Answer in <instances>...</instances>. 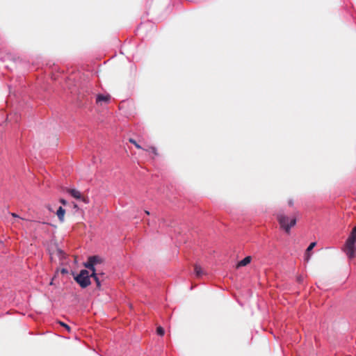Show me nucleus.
Returning <instances> with one entry per match:
<instances>
[{
	"label": "nucleus",
	"instance_id": "obj_24",
	"mask_svg": "<svg viewBox=\"0 0 356 356\" xmlns=\"http://www.w3.org/2000/svg\"><path fill=\"white\" fill-rule=\"evenodd\" d=\"M12 216H13V217H18V216H17V214H15V213H12Z\"/></svg>",
	"mask_w": 356,
	"mask_h": 356
},
{
	"label": "nucleus",
	"instance_id": "obj_6",
	"mask_svg": "<svg viewBox=\"0 0 356 356\" xmlns=\"http://www.w3.org/2000/svg\"><path fill=\"white\" fill-rule=\"evenodd\" d=\"M68 193L72 196L74 198L76 199V200H81L83 202H84L85 203H88V202L87 201L86 198L83 197L81 193L76 190V189H70L68 191Z\"/></svg>",
	"mask_w": 356,
	"mask_h": 356
},
{
	"label": "nucleus",
	"instance_id": "obj_7",
	"mask_svg": "<svg viewBox=\"0 0 356 356\" xmlns=\"http://www.w3.org/2000/svg\"><path fill=\"white\" fill-rule=\"evenodd\" d=\"M7 118L10 121L13 120L15 122L18 123L21 119V115L17 112H15L8 115Z\"/></svg>",
	"mask_w": 356,
	"mask_h": 356
},
{
	"label": "nucleus",
	"instance_id": "obj_17",
	"mask_svg": "<svg viewBox=\"0 0 356 356\" xmlns=\"http://www.w3.org/2000/svg\"><path fill=\"white\" fill-rule=\"evenodd\" d=\"M59 323L62 327H65L68 332H70L71 328L67 324L61 321H60Z\"/></svg>",
	"mask_w": 356,
	"mask_h": 356
},
{
	"label": "nucleus",
	"instance_id": "obj_20",
	"mask_svg": "<svg viewBox=\"0 0 356 356\" xmlns=\"http://www.w3.org/2000/svg\"><path fill=\"white\" fill-rule=\"evenodd\" d=\"M60 203H61L62 204H63V205H66V204H67V200H65V199H60Z\"/></svg>",
	"mask_w": 356,
	"mask_h": 356
},
{
	"label": "nucleus",
	"instance_id": "obj_18",
	"mask_svg": "<svg viewBox=\"0 0 356 356\" xmlns=\"http://www.w3.org/2000/svg\"><path fill=\"white\" fill-rule=\"evenodd\" d=\"M296 280H297L298 283L302 284V282L304 281V277L302 275H299L297 276Z\"/></svg>",
	"mask_w": 356,
	"mask_h": 356
},
{
	"label": "nucleus",
	"instance_id": "obj_4",
	"mask_svg": "<svg viewBox=\"0 0 356 356\" xmlns=\"http://www.w3.org/2000/svg\"><path fill=\"white\" fill-rule=\"evenodd\" d=\"M346 254L348 258L351 259L355 257L356 254V246L355 244L346 243Z\"/></svg>",
	"mask_w": 356,
	"mask_h": 356
},
{
	"label": "nucleus",
	"instance_id": "obj_13",
	"mask_svg": "<svg viewBox=\"0 0 356 356\" xmlns=\"http://www.w3.org/2000/svg\"><path fill=\"white\" fill-rule=\"evenodd\" d=\"M156 334L159 335V336H163L164 334H165V330L163 327H162L161 326H159L157 328H156Z\"/></svg>",
	"mask_w": 356,
	"mask_h": 356
},
{
	"label": "nucleus",
	"instance_id": "obj_12",
	"mask_svg": "<svg viewBox=\"0 0 356 356\" xmlns=\"http://www.w3.org/2000/svg\"><path fill=\"white\" fill-rule=\"evenodd\" d=\"M346 243H353L355 244L356 243V236L350 233V235L348 236V238L346 241Z\"/></svg>",
	"mask_w": 356,
	"mask_h": 356
},
{
	"label": "nucleus",
	"instance_id": "obj_1",
	"mask_svg": "<svg viewBox=\"0 0 356 356\" xmlns=\"http://www.w3.org/2000/svg\"><path fill=\"white\" fill-rule=\"evenodd\" d=\"M277 220L280 225V227L283 229L286 233H289L291 227L295 226L297 222V220L295 216L289 217L285 215L284 213H277Z\"/></svg>",
	"mask_w": 356,
	"mask_h": 356
},
{
	"label": "nucleus",
	"instance_id": "obj_16",
	"mask_svg": "<svg viewBox=\"0 0 356 356\" xmlns=\"http://www.w3.org/2000/svg\"><path fill=\"white\" fill-rule=\"evenodd\" d=\"M316 242H312L309 246L307 247L306 251L307 252H309L311 250H312V249L316 246Z\"/></svg>",
	"mask_w": 356,
	"mask_h": 356
},
{
	"label": "nucleus",
	"instance_id": "obj_15",
	"mask_svg": "<svg viewBox=\"0 0 356 356\" xmlns=\"http://www.w3.org/2000/svg\"><path fill=\"white\" fill-rule=\"evenodd\" d=\"M147 151H149L151 152L152 154H154V155H157L158 153H157V149L155 147H149L148 149H146Z\"/></svg>",
	"mask_w": 356,
	"mask_h": 356
},
{
	"label": "nucleus",
	"instance_id": "obj_19",
	"mask_svg": "<svg viewBox=\"0 0 356 356\" xmlns=\"http://www.w3.org/2000/svg\"><path fill=\"white\" fill-rule=\"evenodd\" d=\"M350 233L356 236V225L353 228Z\"/></svg>",
	"mask_w": 356,
	"mask_h": 356
},
{
	"label": "nucleus",
	"instance_id": "obj_22",
	"mask_svg": "<svg viewBox=\"0 0 356 356\" xmlns=\"http://www.w3.org/2000/svg\"><path fill=\"white\" fill-rule=\"evenodd\" d=\"M58 255L62 256L63 254H64V252L62 250L58 249Z\"/></svg>",
	"mask_w": 356,
	"mask_h": 356
},
{
	"label": "nucleus",
	"instance_id": "obj_8",
	"mask_svg": "<svg viewBox=\"0 0 356 356\" xmlns=\"http://www.w3.org/2000/svg\"><path fill=\"white\" fill-rule=\"evenodd\" d=\"M65 214V209L62 207H59L56 211V215L58 216V220L63 222H64V216Z\"/></svg>",
	"mask_w": 356,
	"mask_h": 356
},
{
	"label": "nucleus",
	"instance_id": "obj_3",
	"mask_svg": "<svg viewBox=\"0 0 356 356\" xmlns=\"http://www.w3.org/2000/svg\"><path fill=\"white\" fill-rule=\"evenodd\" d=\"M104 259L99 255H92L88 257L86 262L83 263V266L90 270H97L95 266L101 264Z\"/></svg>",
	"mask_w": 356,
	"mask_h": 356
},
{
	"label": "nucleus",
	"instance_id": "obj_9",
	"mask_svg": "<svg viewBox=\"0 0 356 356\" xmlns=\"http://www.w3.org/2000/svg\"><path fill=\"white\" fill-rule=\"evenodd\" d=\"M252 257L250 256H246L242 260L238 263V267L245 266L251 262Z\"/></svg>",
	"mask_w": 356,
	"mask_h": 356
},
{
	"label": "nucleus",
	"instance_id": "obj_11",
	"mask_svg": "<svg viewBox=\"0 0 356 356\" xmlns=\"http://www.w3.org/2000/svg\"><path fill=\"white\" fill-rule=\"evenodd\" d=\"M194 270L197 277H200L203 275V270L202 268L197 264L195 266Z\"/></svg>",
	"mask_w": 356,
	"mask_h": 356
},
{
	"label": "nucleus",
	"instance_id": "obj_21",
	"mask_svg": "<svg viewBox=\"0 0 356 356\" xmlns=\"http://www.w3.org/2000/svg\"><path fill=\"white\" fill-rule=\"evenodd\" d=\"M67 273H68L67 269H66V268H62V269H61V273H62V274H67Z\"/></svg>",
	"mask_w": 356,
	"mask_h": 356
},
{
	"label": "nucleus",
	"instance_id": "obj_5",
	"mask_svg": "<svg viewBox=\"0 0 356 356\" xmlns=\"http://www.w3.org/2000/svg\"><path fill=\"white\" fill-rule=\"evenodd\" d=\"M90 271H91V273L90 274V278H92L94 280V281L95 282L97 288L98 289H101L102 284H101V281H100L99 276L104 275V273L97 272V270H90Z\"/></svg>",
	"mask_w": 356,
	"mask_h": 356
},
{
	"label": "nucleus",
	"instance_id": "obj_10",
	"mask_svg": "<svg viewBox=\"0 0 356 356\" xmlns=\"http://www.w3.org/2000/svg\"><path fill=\"white\" fill-rule=\"evenodd\" d=\"M109 96L108 95H102V94H99L97 95V97H96V102L97 103L99 102H108L109 100Z\"/></svg>",
	"mask_w": 356,
	"mask_h": 356
},
{
	"label": "nucleus",
	"instance_id": "obj_23",
	"mask_svg": "<svg viewBox=\"0 0 356 356\" xmlns=\"http://www.w3.org/2000/svg\"><path fill=\"white\" fill-rule=\"evenodd\" d=\"M288 204L290 207H292L293 205V200H289V202H288Z\"/></svg>",
	"mask_w": 356,
	"mask_h": 356
},
{
	"label": "nucleus",
	"instance_id": "obj_25",
	"mask_svg": "<svg viewBox=\"0 0 356 356\" xmlns=\"http://www.w3.org/2000/svg\"><path fill=\"white\" fill-rule=\"evenodd\" d=\"M147 215H149V212L148 211H145Z\"/></svg>",
	"mask_w": 356,
	"mask_h": 356
},
{
	"label": "nucleus",
	"instance_id": "obj_14",
	"mask_svg": "<svg viewBox=\"0 0 356 356\" xmlns=\"http://www.w3.org/2000/svg\"><path fill=\"white\" fill-rule=\"evenodd\" d=\"M129 142L134 144L137 149H142L141 146L138 145L134 139L130 138Z\"/></svg>",
	"mask_w": 356,
	"mask_h": 356
},
{
	"label": "nucleus",
	"instance_id": "obj_2",
	"mask_svg": "<svg viewBox=\"0 0 356 356\" xmlns=\"http://www.w3.org/2000/svg\"><path fill=\"white\" fill-rule=\"evenodd\" d=\"M74 281L81 287L86 289L91 284L89 271L86 269H81L78 274L72 273Z\"/></svg>",
	"mask_w": 356,
	"mask_h": 356
}]
</instances>
